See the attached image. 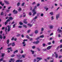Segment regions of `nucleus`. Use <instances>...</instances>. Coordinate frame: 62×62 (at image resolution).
I'll return each instance as SVG.
<instances>
[{
  "label": "nucleus",
  "instance_id": "nucleus-1",
  "mask_svg": "<svg viewBox=\"0 0 62 62\" xmlns=\"http://www.w3.org/2000/svg\"><path fill=\"white\" fill-rule=\"evenodd\" d=\"M11 27V26L8 25L7 26V27H8L7 29V31L8 32H9L10 31V27Z\"/></svg>",
  "mask_w": 62,
  "mask_h": 62
},
{
  "label": "nucleus",
  "instance_id": "nucleus-2",
  "mask_svg": "<svg viewBox=\"0 0 62 62\" xmlns=\"http://www.w3.org/2000/svg\"><path fill=\"white\" fill-rule=\"evenodd\" d=\"M13 12H14V14H16L18 13V12L15 9H14L13 11Z\"/></svg>",
  "mask_w": 62,
  "mask_h": 62
},
{
  "label": "nucleus",
  "instance_id": "nucleus-3",
  "mask_svg": "<svg viewBox=\"0 0 62 62\" xmlns=\"http://www.w3.org/2000/svg\"><path fill=\"white\" fill-rule=\"evenodd\" d=\"M10 20L9 19H7L6 20V21L5 22V25H6L8 23V22H10Z\"/></svg>",
  "mask_w": 62,
  "mask_h": 62
},
{
  "label": "nucleus",
  "instance_id": "nucleus-4",
  "mask_svg": "<svg viewBox=\"0 0 62 62\" xmlns=\"http://www.w3.org/2000/svg\"><path fill=\"white\" fill-rule=\"evenodd\" d=\"M42 58L39 57H38L37 58V59L39 60L38 61H40L41 60H42Z\"/></svg>",
  "mask_w": 62,
  "mask_h": 62
},
{
  "label": "nucleus",
  "instance_id": "nucleus-5",
  "mask_svg": "<svg viewBox=\"0 0 62 62\" xmlns=\"http://www.w3.org/2000/svg\"><path fill=\"white\" fill-rule=\"evenodd\" d=\"M23 62V60H20V59L16 61V62Z\"/></svg>",
  "mask_w": 62,
  "mask_h": 62
},
{
  "label": "nucleus",
  "instance_id": "nucleus-6",
  "mask_svg": "<svg viewBox=\"0 0 62 62\" xmlns=\"http://www.w3.org/2000/svg\"><path fill=\"white\" fill-rule=\"evenodd\" d=\"M57 31H58V33H61L62 31V30L59 29V28L57 30Z\"/></svg>",
  "mask_w": 62,
  "mask_h": 62
},
{
  "label": "nucleus",
  "instance_id": "nucleus-7",
  "mask_svg": "<svg viewBox=\"0 0 62 62\" xmlns=\"http://www.w3.org/2000/svg\"><path fill=\"white\" fill-rule=\"evenodd\" d=\"M52 47V46H48L47 48V50H50Z\"/></svg>",
  "mask_w": 62,
  "mask_h": 62
},
{
  "label": "nucleus",
  "instance_id": "nucleus-8",
  "mask_svg": "<svg viewBox=\"0 0 62 62\" xmlns=\"http://www.w3.org/2000/svg\"><path fill=\"white\" fill-rule=\"evenodd\" d=\"M22 57H23V58H25V55H22V57L19 58L18 59H22Z\"/></svg>",
  "mask_w": 62,
  "mask_h": 62
},
{
  "label": "nucleus",
  "instance_id": "nucleus-9",
  "mask_svg": "<svg viewBox=\"0 0 62 62\" xmlns=\"http://www.w3.org/2000/svg\"><path fill=\"white\" fill-rule=\"evenodd\" d=\"M59 18V15H57L56 16V19L57 20H58V18Z\"/></svg>",
  "mask_w": 62,
  "mask_h": 62
},
{
  "label": "nucleus",
  "instance_id": "nucleus-10",
  "mask_svg": "<svg viewBox=\"0 0 62 62\" xmlns=\"http://www.w3.org/2000/svg\"><path fill=\"white\" fill-rule=\"evenodd\" d=\"M54 54L56 56L55 58H57L58 57V54H56V53L55 52H54Z\"/></svg>",
  "mask_w": 62,
  "mask_h": 62
},
{
  "label": "nucleus",
  "instance_id": "nucleus-11",
  "mask_svg": "<svg viewBox=\"0 0 62 62\" xmlns=\"http://www.w3.org/2000/svg\"><path fill=\"white\" fill-rule=\"evenodd\" d=\"M10 60H9V62H11V61H13V62H14V59L11 58L10 59Z\"/></svg>",
  "mask_w": 62,
  "mask_h": 62
},
{
  "label": "nucleus",
  "instance_id": "nucleus-12",
  "mask_svg": "<svg viewBox=\"0 0 62 62\" xmlns=\"http://www.w3.org/2000/svg\"><path fill=\"white\" fill-rule=\"evenodd\" d=\"M54 27V26L53 25H51L49 26L50 29H53Z\"/></svg>",
  "mask_w": 62,
  "mask_h": 62
},
{
  "label": "nucleus",
  "instance_id": "nucleus-13",
  "mask_svg": "<svg viewBox=\"0 0 62 62\" xmlns=\"http://www.w3.org/2000/svg\"><path fill=\"white\" fill-rule=\"evenodd\" d=\"M27 25L28 26H30V27H32V25H32L30 23L28 24Z\"/></svg>",
  "mask_w": 62,
  "mask_h": 62
},
{
  "label": "nucleus",
  "instance_id": "nucleus-14",
  "mask_svg": "<svg viewBox=\"0 0 62 62\" xmlns=\"http://www.w3.org/2000/svg\"><path fill=\"white\" fill-rule=\"evenodd\" d=\"M38 32H39V31L38 30H36L35 31V33L36 34H38Z\"/></svg>",
  "mask_w": 62,
  "mask_h": 62
},
{
  "label": "nucleus",
  "instance_id": "nucleus-15",
  "mask_svg": "<svg viewBox=\"0 0 62 62\" xmlns=\"http://www.w3.org/2000/svg\"><path fill=\"white\" fill-rule=\"evenodd\" d=\"M35 22H36V20L34 19H33L31 21L32 23H34Z\"/></svg>",
  "mask_w": 62,
  "mask_h": 62
},
{
  "label": "nucleus",
  "instance_id": "nucleus-16",
  "mask_svg": "<svg viewBox=\"0 0 62 62\" xmlns=\"http://www.w3.org/2000/svg\"><path fill=\"white\" fill-rule=\"evenodd\" d=\"M11 45L12 46H15V43H13L11 44Z\"/></svg>",
  "mask_w": 62,
  "mask_h": 62
},
{
  "label": "nucleus",
  "instance_id": "nucleus-17",
  "mask_svg": "<svg viewBox=\"0 0 62 62\" xmlns=\"http://www.w3.org/2000/svg\"><path fill=\"white\" fill-rule=\"evenodd\" d=\"M30 51L31 52H32V54H34V53H35V52H34V51L32 50H30Z\"/></svg>",
  "mask_w": 62,
  "mask_h": 62
},
{
  "label": "nucleus",
  "instance_id": "nucleus-18",
  "mask_svg": "<svg viewBox=\"0 0 62 62\" xmlns=\"http://www.w3.org/2000/svg\"><path fill=\"white\" fill-rule=\"evenodd\" d=\"M45 9H46V11H47L48 9H49V8H47V7H45L44 8Z\"/></svg>",
  "mask_w": 62,
  "mask_h": 62
},
{
  "label": "nucleus",
  "instance_id": "nucleus-19",
  "mask_svg": "<svg viewBox=\"0 0 62 62\" xmlns=\"http://www.w3.org/2000/svg\"><path fill=\"white\" fill-rule=\"evenodd\" d=\"M1 55H2V57H4V56L5 55V53H2L1 54Z\"/></svg>",
  "mask_w": 62,
  "mask_h": 62
},
{
  "label": "nucleus",
  "instance_id": "nucleus-20",
  "mask_svg": "<svg viewBox=\"0 0 62 62\" xmlns=\"http://www.w3.org/2000/svg\"><path fill=\"white\" fill-rule=\"evenodd\" d=\"M36 13L37 12H34V13H33L32 16H34V15H35Z\"/></svg>",
  "mask_w": 62,
  "mask_h": 62
},
{
  "label": "nucleus",
  "instance_id": "nucleus-21",
  "mask_svg": "<svg viewBox=\"0 0 62 62\" xmlns=\"http://www.w3.org/2000/svg\"><path fill=\"white\" fill-rule=\"evenodd\" d=\"M36 13L37 12H34V13H33L32 16H34V15H35Z\"/></svg>",
  "mask_w": 62,
  "mask_h": 62
},
{
  "label": "nucleus",
  "instance_id": "nucleus-22",
  "mask_svg": "<svg viewBox=\"0 0 62 62\" xmlns=\"http://www.w3.org/2000/svg\"><path fill=\"white\" fill-rule=\"evenodd\" d=\"M40 42L39 41V40H38L36 42V44H37L39 43Z\"/></svg>",
  "mask_w": 62,
  "mask_h": 62
},
{
  "label": "nucleus",
  "instance_id": "nucleus-23",
  "mask_svg": "<svg viewBox=\"0 0 62 62\" xmlns=\"http://www.w3.org/2000/svg\"><path fill=\"white\" fill-rule=\"evenodd\" d=\"M7 27L5 28V32H6V34H8V32L7 31Z\"/></svg>",
  "mask_w": 62,
  "mask_h": 62
},
{
  "label": "nucleus",
  "instance_id": "nucleus-24",
  "mask_svg": "<svg viewBox=\"0 0 62 62\" xmlns=\"http://www.w3.org/2000/svg\"><path fill=\"white\" fill-rule=\"evenodd\" d=\"M9 20H13V18L11 17H9Z\"/></svg>",
  "mask_w": 62,
  "mask_h": 62
},
{
  "label": "nucleus",
  "instance_id": "nucleus-25",
  "mask_svg": "<svg viewBox=\"0 0 62 62\" xmlns=\"http://www.w3.org/2000/svg\"><path fill=\"white\" fill-rule=\"evenodd\" d=\"M18 10L19 11H20L22 10V9L21 8V7L19 8V9H18Z\"/></svg>",
  "mask_w": 62,
  "mask_h": 62
},
{
  "label": "nucleus",
  "instance_id": "nucleus-26",
  "mask_svg": "<svg viewBox=\"0 0 62 62\" xmlns=\"http://www.w3.org/2000/svg\"><path fill=\"white\" fill-rule=\"evenodd\" d=\"M44 37V35H41L40 36L39 38H42Z\"/></svg>",
  "mask_w": 62,
  "mask_h": 62
},
{
  "label": "nucleus",
  "instance_id": "nucleus-27",
  "mask_svg": "<svg viewBox=\"0 0 62 62\" xmlns=\"http://www.w3.org/2000/svg\"><path fill=\"white\" fill-rule=\"evenodd\" d=\"M16 56L18 57H20L21 56V55H17Z\"/></svg>",
  "mask_w": 62,
  "mask_h": 62
},
{
  "label": "nucleus",
  "instance_id": "nucleus-28",
  "mask_svg": "<svg viewBox=\"0 0 62 62\" xmlns=\"http://www.w3.org/2000/svg\"><path fill=\"white\" fill-rule=\"evenodd\" d=\"M20 2H18L17 3V7H19V6H20Z\"/></svg>",
  "mask_w": 62,
  "mask_h": 62
},
{
  "label": "nucleus",
  "instance_id": "nucleus-29",
  "mask_svg": "<svg viewBox=\"0 0 62 62\" xmlns=\"http://www.w3.org/2000/svg\"><path fill=\"white\" fill-rule=\"evenodd\" d=\"M9 39H8L7 41V44H9Z\"/></svg>",
  "mask_w": 62,
  "mask_h": 62
},
{
  "label": "nucleus",
  "instance_id": "nucleus-30",
  "mask_svg": "<svg viewBox=\"0 0 62 62\" xmlns=\"http://www.w3.org/2000/svg\"><path fill=\"white\" fill-rule=\"evenodd\" d=\"M18 50H16V51H15L14 52V54H15L16 53H18Z\"/></svg>",
  "mask_w": 62,
  "mask_h": 62
},
{
  "label": "nucleus",
  "instance_id": "nucleus-31",
  "mask_svg": "<svg viewBox=\"0 0 62 62\" xmlns=\"http://www.w3.org/2000/svg\"><path fill=\"white\" fill-rule=\"evenodd\" d=\"M29 39H30V41H32V40H33V38H30Z\"/></svg>",
  "mask_w": 62,
  "mask_h": 62
},
{
  "label": "nucleus",
  "instance_id": "nucleus-32",
  "mask_svg": "<svg viewBox=\"0 0 62 62\" xmlns=\"http://www.w3.org/2000/svg\"><path fill=\"white\" fill-rule=\"evenodd\" d=\"M25 4V3L24 2H23V3L22 5H21V6H24V4Z\"/></svg>",
  "mask_w": 62,
  "mask_h": 62
},
{
  "label": "nucleus",
  "instance_id": "nucleus-33",
  "mask_svg": "<svg viewBox=\"0 0 62 62\" xmlns=\"http://www.w3.org/2000/svg\"><path fill=\"white\" fill-rule=\"evenodd\" d=\"M12 44V43H10L9 44H8V47H9V46H11V45Z\"/></svg>",
  "mask_w": 62,
  "mask_h": 62
},
{
  "label": "nucleus",
  "instance_id": "nucleus-34",
  "mask_svg": "<svg viewBox=\"0 0 62 62\" xmlns=\"http://www.w3.org/2000/svg\"><path fill=\"white\" fill-rule=\"evenodd\" d=\"M50 14L51 15H54V14L53 12H50Z\"/></svg>",
  "mask_w": 62,
  "mask_h": 62
},
{
  "label": "nucleus",
  "instance_id": "nucleus-35",
  "mask_svg": "<svg viewBox=\"0 0 62 62\" xmlns=\"http://www.w3.org/2000/svg\"><path fill=\"white\" fill-rule=\"evenodd\" d=\"M26 38H27V39H30V37H29L28 35H27L26 36Z\"/></svg>",
  "mask_w": 62,
  "mask_h": 62
},
{
  "label": "nucleus",
  "instance_id": "nucleus-36",
  "mask_svg": "<svg viewBox=\"0 0 62 62\" xmlns=\"http://www.w3.org/2000/svg\"><path fill=\"white\" fill-rule=\"evenodd\" d=\"M23 27H25V28H27V26H26V25H23Z\"/></svg>",
  "mask_w": 62,
  "mask_h": 62
},
{
  "label": "nucleus",
  "instance_id": "nucleus-37",
  "mask_svg": "<svg viewBox=\"0 0 62 62\" xmlns=\"http://www.w3.org/2000/svg\"><path fill=\"white\" fill-rule=\"evenodd\" d=\"M29 35L30 37H32L33 36V34H29Z\"/></svg>",
  "mask_w": 62,
  "mask_h": 62
},
{
  "label": "nucleus",
  "instance_id": "nucleus-38",
  "mask_svg": "<svg viewBox=\"0 0 62 62\" xmlns=\"http://www.w3.org/2000/svg\"><path fill=\"white\" fill-rule=\"evenodd\" d=\"M38 19V16H36L33 19L34 20H36V19Z\"/></svg>",
  "mask_w": 62,
  "mask_h": 62
},
{
  "label": "nucleus",
  "instance_id": "nucleus-39",
  "mask_svg": "<svg viewBox=\"0 0 62 62\" xmlns=\"http://www.w3.org/2000/svg\"><path fill=\"white\" fill-rule=\"evenodd\" d=\"M51 20H54V16H52L51 17Z\"/></svg>",
  "mask_w": 62,
  "mask_h": 62
},
{
  "label": "nucleus",
  "instance_id": "nucleus-40",
  "mask_svg": "<svg viewBox=\"0 0 62 62\" xmlns=\"http://www.w3.org/2000/svg\"><path fill=\"white\" fill-rule=\"evenodd\" d=\"M35 48H36V46H33L32 47V48L33 49H35Z\"/></svg>",
  "mask_w": 62,
  "mask_h": 62
},
{
  "label": "nucleus",
  "instance_id": "nucleus-41",
  "mask_svg": "<svg viewBox=\"0 0 62 62\" xmlns=\"http://www.w3.org/2000/svg\"><path fill=\"white\" fill-rule=\"evenodd\" d=\"M15 56V54H13L11 55V57H14Z\"/></svg>",
  "mask_w": 62,
  "mask_h": 62
},
{
  "label": "nucleus",
  "instance_id": "nucleus-42",
  "mask_svg": "<svg viewBox=\"0 0 62 62\" xmlns=\"http://www.w3.org/2000/svg\"><path fill=\"white\" fill-rule=\"evenodd\" d=\"M37 50H38L39 52L40 51V49H39V48H37Z\"/></svg>",
  "mask_w": 62,
  "mask_h": 62
},
{
  "label": "nucleus",
  "instance_id": "nucleus-43",
  "mask_svg": "<svg viewBox=\"0 0 62 62\" xmlns=\"http://www.w3.org/2000/svg\"><path fill=\"white\" fill-rule=\"evenodd\" d=\"M11 48H12L11 47H8L7 48V49L8 50H10V49H11Z\"/></svg>",
  "mask_w": 62,
  "mask_h": 62
},
{
  "label": "nucleus",
  "instance_id": "nucleus-44",
  "mask_svg": "<svg viewBox=\"0 0 62 62\" xmlns=\"http://www.w3.org/2000/svg\"><path fill=\"white\" fill-rule=\"evenodd\" d=\"M21 37L22 38H23L24 37V35L23 34H22L21 35Z\"/></svg>",
  "mask_w": 62,
  "mask_h": 62
},
{
  "label": "nucleus",
  "instance_id": "nucleus-45",
  "mask_svg": "<svg viewBox=\"0 0 62 62\" xmlns=\"http://www.w3.org/2000/svg\"><path fill=\"white\" fill-rule=\"evenodd\" d=\"M16 25V24H14L13 25V28H15V26Z\"/></svg>",
  "mask_w": 62,
  "mask_h": 62
},
{
  "label": "nucleus",
  "instance_id": "nucleus-46",
  "mask_svg": "<svg viewBox=\"0 0 62 62\" xmlns=\"http://www.w3.org/2000/svg\"><path fill=\"white\" fill-rule=\"evenodd\" d=\"M43 51H47V49L45 48V49H44L43 50Z\"/></svg>",
  "mask_w": 62,
  "mask_h": 62
},
{
  "label": "nucleus",
  "instance_id": "nucleus-47",
  "mask_svg": "<svg viewBox=\"0 0 62 62\" xmlns=\"http://www.w3.org/2000/svg\"><path fill=\"white\" fill-rule=\"evenodd\" d=\"M3 58H2L0 60V62H1V61H2L3 60Z\"/></svg>",
  "mask_w": 62,
  "mask_h": 62
},
{
  "label": "nucleus",
  "instance_id": "nucleus-48",
  "mask_svg": "<svg viewBox=\"0 0 62 62\" xmlns=\"http://www.w3.org/2000/svg\"><path fill=\"white\" fill-rule=\"evenodd\" d=\"M29 15H30V16L32 15V13H31V12H30L29 13Z\"/></svg>",
  "mask_w": 62,
  "mask_h": 62
},
{
  "label": "nucleus",
  "instance_id": "nucleus-49",
  "mask_svg": "<svg viewBox=\"0 0 62 62\" xmlns=\"http://www.w3.org/2000/svg\"><path fill=\"white\" fill-rule=\"evenodd\" d=\"M42 45L43 47H45V46H46V44L44 43L43 44H42Z\"/></svg>",
  "mask_w": 62,
  "mask_h": 62
},
{
  "label": "nucleus",
  "instance_id": "nucleus-50",
  "mask_svg": "<svg viewBox=\"0 0 62 62\" xmlns=\"http://www.w3.org/2000/svg\"><path fill=\"white\" fill-rule=\"evenodd\" d=\"M36 4V2H34L33 3H32V4L33 5H35Z\"/></svg>",
  "mask_w": 62,
  "mask_h": 62
},
{
  "label": "nucleus",
  "instance_id": "nucleus-51",
  "mask_svg": "<svg viewBox=\"0 0 62 62\" xmlns=\"http://www.w3.org/2000/svg\"><path fill=\"white\" fill-rule=\"evenodd\" d=\"M52 44V43L51 42H48L47 43V44L48 45H51Z\"/></svg>",
  "mask_w": 62,
  "mask_h": 62
},
{
  "label": "nucleus",
  "instance_id": "nucleus-52",
  "mask_svg": "<svg viewBox=\"0 0 62 62\" xmlns=\"http://www.w3.org/2000/svg\"><path fill=\"white\" fill-rule=\"evenodd\" d=\"M44 31V28H42L41 29V31Z\"/></svg>",
  "mask_w": 62,
  "mask_h": 62
},
{
  "label": "nucleus",
  "instance_id": "nucleus-53",
  "mask_svg": "<svg viewBox=\"0 0 62 62\" xmlns=\"http://www.w3.org/2000/svg\"><path fill=\"white\" fill-rule=\"evenodd\" d=\"M10 11V10H6V12H7L8 13L9 12V11Z\"/></svg>",
  "mask_w": 62,
  "mask_h": 62
},
{
  "label": "nucleus",
  "instance_id": "nucleus-54",
  "mask_svg": "<svg viewBox=\"0 0 62 62\" xmlns=\"http://www.w3.org/2000/svg\"><path fill=\"white\" fill-rule=\"evenodd\" d=\"M39 38H40V37H38L37 38L35 39L36 40H38V39H39Z\"/></svg>",
  "mask_w": 62,
  "mask_h": 62
},
{
  "label": "nucleus",
  "instance_id": "nucleus-55",
  "mask_svg": "<svg viewBox=\"0 0 62 62\" xmlns=\"http://www.w3.org/2000/svg\"><path fill=\"white\" fill-rule=\"evenodd\" d=\"M28 40L27 39H25L23 40V41H27Z\"/></svg>",
  "mask_w": 62,
  "mask_h": 62
},
{
  "label": "nucleus",
  "instance_id": "nucleus-56",
  "mask_svg": "<svg viewBox=\"0 0 62 62\" xmlns=\"http://www.w3.org/2000/svg\"><path fill=\"white\" fill-rule=\"evenodd\" d=\"M6 4L7 5H9V3L8 2V1H7V2L6 3Z\"/></svg>",
  "mask_w": 62,
  "mask_h": 62
},
{
  "label": "nucleus",
  "instance_id": "nucleus-57",
  "mask_svg": "<svg viewBox=\"0 0 62 62\" xmlns=\"http://www.w3.org/2000/svg\"><path fill=\"white\" fill-rule=\"evenodd\" d=\"M19 24H20V25H23V23L20 22L19 23Z\"/></svg>",
  "mask_w": 62,
  "mask_h": 62
},
{
  "label": "nucleus",
  "instance_id": "nucleus-58",
  "mask_svg": "<svg viewBox=\"0 0 62 62\" xmlns=\"http://www.w3.org/2000/svg\"><path fill=\"white\" fill-rule=\"evenodd\" d=\"M6 36H3V39H6Z\"/></svg>",
  "mask_w": 62,
  "mask_h": 62
},
{
  "label": "nucleus",
  "instance_id": "nucleus-59",
  "mask_svg": "<svg viewBox=\"0 0 62 62\" xmlns=\"http://www.w3.org/2000/svg\"><path fill=\"white\" fill-rule=\"evenodd\" d=\"M60 47V46H58L57 48H56V49L57 50H58V49H59V48Z\"/></svg>",
  "mask_w": 62,
  "mask_h": 62
},
{
  "label": "nucleus",
  "instance_id": "nucleus-60",
  "mask_svg": "<svg viewBox=\"0 0 62 62\" xmlns=\"http://www.w3.org/2000/svg\"><path fill=\"white\" fill-rule=\"evenodd\" d=\"M2 36L1 35H0V39H2Z\"/></svg>",
  "mask_w": 62,
  "mask_h": 62
},
{
  "label": "nucleus",
  "instance_id": "nucleus-61",
  "mask_svg": "<svg viewBox=\"0 0 62 62\" xmlns=\"http://www.w3.org/2000/svg\"><path fill=\"white\" fill-rule=\"evenodd\" d=\"M45 61L46 62H48V60H47V59H44Z\"/></svg>",
  "mask_w": 62,
  "mask_h": 62
},
{
  "label": "nucleus",
  "instance_id": "nucleus-62",
  "mask_svg": "<svg viewBox=\"0 0 62 62\" xmlns=\"http://www.w3.org/2000/svg\"><path fill=\"white\" fill-rule=\"evenodd\" d=\"M18 28H22V26H19L18 27Z\"/></svg>",
  "mask_w": 62,
  "mask_h": 62
},
{
  "label": "nucleus",
  "instance_id": "nucleus-63",
  "mask_svg": "<svg viewBox=\"0 0 62 62\" xmlns=\"http://www.w3.org/2000/svg\"><path fill=\"white\" fill-rule=\"evenodd\" d=\"M3 13H4V12H2L1 13V15H2L3 14Z\"/></svg>",
  "mask_w": 62,
  "mask_h": 62
},
{
  "label": "nucleus",
  "instance_id": "nucleus-64",
  "mask_svg": "<svg viewBox=\"0 0 62 62\" xmlns=\"http://www.w3.org/2000/svg\"><path fill=\"white\" fill-rule=\"evenodd\" d=\"M60 48H62V45H61L60 46Z\"/></svg>",
  "mask_w": 62,
  "mask_h": 62
}]
</instances>
